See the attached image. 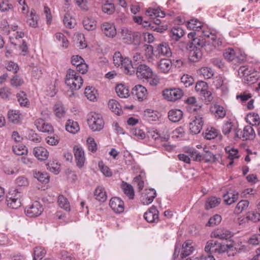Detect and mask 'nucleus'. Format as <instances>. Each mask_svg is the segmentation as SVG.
<instances>
[{"instance_id":"nucleus-1","label":"nucleus","mask_w":260,"mask_h":260,"mask_svg":"<svg viewBox=\"0 0 260 260\" xmlns=\"http://www.w3.org/2000/svg\"><path fill=\"white\" fill-rule=\"evenodd\" d=\"M113 59L115 66L123 68L125 74L131 75L135 72L132 61L128 57H123L120 52H115Z\"/></svg>"},{"instance_id":"nucleus-2","label":"nucleus","mask_w":260,"mask_h":260,"mask_svg":"<svg viewBox=\"0 0 260 260\" xmlns=\"http://www.w3.org/2000/svg\"><path fill=\"white\" fill-rule=\"evenodd\" d=\"M204 152L201 154L198 152L193 148H186L185 152L189 156L196 161H201L205 160L206 162H214L216 160V156L205 147L203 149Z\"/></svg>"},{"instance_id":"nucleus-3","label":"nucleus","mask_w":260,"mask_h":260,"mask_svg":"<svg viewBox=\"0 0 260 260\" xmlns=\"http://www.w3.org/2000/svg\"><path fill=\"white\" fill-rule=\"evenodd\" d=\"M82 77L73 70H69L66 75L65 83L71 90H77L82 86Z\"/></svg>"},{"instance_id":"nucleus-4","label":"nucleus","mask_w":260,"mask_h":260,"mask_svg":"<svg viewBox=\"0 0 260 260\" xmlns=\"http://www.w3.org/2000/svg\"><path fill=\"white\" fill-rule=\"evenodd\" d=\"M88 125L93 132H99L103 129L105 122L101 114L91 112L87 118Z\"/></svg>"},{"instance_id":"nucleus-5","label":"nucleus","mask_w":260,"mask_h":260,"mask_svg":"<svg viewBox=\"0 0 260 260\" xmlns=\"http://www.w3.org/2000/svg\"><path fill=\"white\" fill-rule=\"evenodd\" d=\"M183 94L182 90L179 88H168L162 91L164 99L170 102H175L180 100Z\"/></svg>"},{"instance_id":"nucleus-6","label":"nucleus","mask_w":260,"mask_h":260,"mask_svg":"<svg viewBox=\"0 0 260 260\" xmlns=\"http://www.w3.org/2000/svg\"><path fill=\"white\" fill-rule=\"evenodd\" d=\"M43 210L41 204L38 201H35L29 206L26 207L25 212L27 216L35 217L40 216L43 212Z\"/></svg>"},{"instance_id":"nucleus-7","label":"nucleus","mask_w":260,"mask_h":260,"mask_svg":"<svg viewBox=\"0 0 260 260\" xmlns=\"http://www.w3.org/2000/svg\"><path fill=\"white\" fill-rule=\"evenodd\" d=\"M20 196V193L15 190L9 191L6 199L8 206L12 209L19 207L21 206Z\"/></svg>"},{"instance_id":"nucleus-8","label":"nucleus","mask_w":260,"mask_h":260,"mask_svg":"<svg viewBox=\"0 0 260 260\" xmlns=\"http://www.w3.org/2000/svg\"><path fill=\"white\" fill-rule=\"evenodd\" d=\"M73 151L76 166L81 169L83 168L86 161L84 150L80 145H76L74 147Z\"/></svg>"},{"instance_id":"nucleus-9","label":"nucleus","mask_w":260,"mask_h":260,"mask_svg":"<svg viewBox=\"0 0 260 260\" xmlns=\"http://www.w3.org/2000/svg\"><path fill=\"white\" fill-rule=\"evenodd\" d=\"M147 136L149 138L152 139L157 144L168 142L170 139V135L168 133L161 134L157 129H150L148 132Z\"/></svg>"},{"instance_id":"nucleus-10","label":"nucleus","mask_w":260,"mask_h":260,"mask_svg":"<svg viewBox=\"0 0 260 260\" xmlns=\"http://www.w3.org/2000/svg\"><path fill=\"white\" fill-rule=\"evenodd\" d=\"M203 118L201 115L194 116L189 124L190 132L193 135L200 133L203 128Z\"/></svg>"},{"instance_id":"nucleus-11","label":"nucleus","mask_w":260,"mask_h":260,"mask_svg":"<svg viewBox=\"0 0 260 260\" xmlns=\"http://www.w3.org/2000/svg\"><path fill=\"white\" fill-rule=\"evenodd\" d=\"M153 72L152 69L146 64H139L136 69V75L141 80H145Z\"/></svg>"},{"instance_id":"nucleus-12","label":"nucleus","mask_w":260,"mask_h":260,"mask_svg":"<svg viewBox=\"0 0 260 260\" xmlns=\"http://www.w3.org/2000/svg\"><path fill=\"white\" fill-rule=\"evenodd\" d=\"M109 206L112 210L116 214L121 213L124 210L123 201L117 197L112 198L110 200Z\"/></svg>"},{"instance_id":"nucleus-13","label":"nucleus","mask_w":260,"mask_h":260,"mask_svg":"<svg viewBox=\"0 0 260 260\" xmlns=\"http://www.w3.org/2000/svg\"><path fill=\"white\" fill-rule=\"evenodd\" d=\"M132 93L140 101L146 99L148 94L146 88L141 85L135 86L132 90Z\"/></svg>"},{"instance_id":"nucleus-14","label":"nucleus","mask_w":260,"mask_h":260,"mask_svg":"<svg viewBox=\"0 0 260 260\" xmlns=\"http://www.w3.org/2000/svg\"><path fill=\"white\" fill-rule=\"evenodd\" d=\"M103 33L108 38H114L116 34V29L114 23L110 22H104L101 26Z\"/></svg>"},{"instance_id":"nucleus-15","label":"nucleus","mask_w":260,"mask_h":260,"mask_svg":"<svg viewBox=\"0 0 260 260\" xmlns=\"http://www.w3.org/2000/svg\"><path fill=\"white\" fill-rule=\"evenodd\" d=\"M208 86L207 84L202 81L197 82L195 87V89L197 92L200 93L210 101L212 98L211 93L208 90Z\"/></svg>"},{"instance_id":"nucleus-16","label":"nucleus","mask_w":260,"mask_h":260,"mask_svg":"<svg viewBox=\"0 0 260 260\" xmlns=\"http://www.w3.org/2000/svg\"><path fill=\"white\" fill-rule=\"evenodd\" d=\"M156 193L154 189H149L146 190L140 197L141 203L144 205H148L151 203L155 198Z\"/></svg>"},{"instance_id":"nucleus-17","label":"nucleus","mask_w":260,"mask_h":260,"mask_svg":"<svg viewBox=\"0 0 260 260\" xmlns=\"http://www.w3.org/2000/svg\"><path fill=\"white\" fill-rule=\"evenodd\" d=\"M173 63L169 59H161L157 64V69L159 72L164 74L169 73L172 67Z\"/></svg>"},{"instance_id":"nucleus-18","label":"nucleus","mask_w":260,"mask_h":260,"mask_svg":"<svg viewBox=\"0 0 260 260\" xmlns=\"http://www.w3.org/2000/svg\"><path fill=\"white\" fill-rule=\"evenodd\" d=\"M35 125L38 131L43 133H51L53 132V127L50 124L46 123L41 118L37 119L35 121Z\"/></svg>"},{"instance_id":"nucleus-19","label":"nucleus","mask_w":260,"mask_h":260,"mask_svg":"<svg viewBox=\"0 0 260 260\" xmlns=\"http://www.w3.org/2000/svg\"><path fill=\"white\" fill-rule=\"evenodd\" d=\"M144 217L148 222H155L158 220V211L155 207H152L146 211Z\"/></svg>"},{"instance_id":"nucleus-20","label":"nucleus","mask_w":260,"mask_h":260,"mask_svg":"<svg viewBox=\"0 0 260 260\" xmlns=\"http://www.w3.org/2000/svg\"><path fill=\"white\" fill-rule=\"evenodd\" d=\"M211 114L217 118H223L226 115V110L222 106L215 104L210 108Z\"/></svg>"},{"instance_id":"nucleus-21","label":"nucleus","mask_w":260,"mask_h":260,"mask_svg":"<svg viewBox=\"0 0 260 260\" xmlns=\"http://www.w3.org/2000/svg\"><path fill=\"white\" fill-rule=\"evenodd\" d=\"M212 238H218L221 240H228L231 237V233L225 229H217L211 234Z\"/></svg>"},{"instance_id":"nucleus-22","label":"nucleus","mask_w":260,"mask_h":260,"mask_svg":"<svg viewBox=\"0 0 260 260\" xmlns=\"http://www.w3.org/2000/svg\"><path fill=\"white\" fill-rule=\"evenodd\" d=\"M33 154L39 160H46L49 155L47 150L41 146L36 147L34 148Z\"/></svg>"},{"instance_id":"nucleus-23","label":"nucleus","mask_w":260,"mask_h":260,"mask_svg":"<svg viewBox=\"0 0 260 260\" xmlns=\"http://www.w3.org/2000/svg\"><path fill=\"white\" fill-rule=\"evenodd\" d=\"M145 50V56L147 61L152 64H154L157 59V55L154 52L153 48L151 45H146Z\"/></svg>"},{"instance_id":"nucleus-24","label":"nucleus","mask_w":260,"mask_h":260,"mask_svg":"<svg viewBox=\"0 0 260 260\" xmlns=\"http://www.w3.org/2000/svg\"><path fill=\"white\" fill-rule=\"evenodd\" d=\"M225 150L226 153L228 154V158L231 159L230 162L227 165V167L229 168L233 165L234 163L233 160L239 157L238 150L237 149L234 148L230 146L225 147Z\"/></svg>"},{"instance_id":"nucleus-25","label":"nucleus","mask_w":260,"mask_h":260,"mask_svg":"<svg viewBox=\"0 0 260 260\" xmlns=\"http://www.w3.org/2000/svg\"><path fill=\"white\" fill-rule=\"evenodd\" d=\"M239 195L238 192L235 190L228 191L223 195L224 201L227 205H231L238 199Z\"/></svg>"},{"instance_id":"nucleus-26","label":"nucleus","mask_w":260,"mask_h":260,"mask_svg":"<svg viewBox=\"0 0 260 260\" xmlns=\"http://www.w3.org/2000/svg\"><path fill=\"white\" fill-rule=\"evenodd\" d=\"M194 245L191 240L186 241L182 245V256H187L191 254L194 250Z\"/></svg>"},{"instance_id":"nucleus-27","label":"nucleus","mask_w":260,"mask_h":260,"mask_svg":"<svg viewBox=\"0 0 260 260\" xmlns=\"http://www.w3.org/2000/svg\"><path fill=\"white\" fill-rule=\"evenodd\" d=\"M95 199L99 202H104L107 200V196L105 188L101 186H98L94 192Z\"/></svg>"},{"instance_id":"nucleus-28","label":"nucleus","mask_w":260,"mask_h":260,"mask_svg":"<svg viewBox=\"0 0 260 260\" xmlns=\"http://www.w3.org/2000/svg\"><path fill=\"white\" fill-rule=\"evenodd\" d=\"M66 130L71 134H76L80 130V127L77 122L72 119H68L66 123Z\"/></svg>"},{"instance_id":"nucleus-29","label":"nucleus","mask_w":260,"mask_h":260,"mask_svg":"<svg viewBox=\"0 0 260 260\" xmlns=\"http://www.w3.org/2000/svg\"><path fill=\"white\" fill-rule=\"evenodd\" d=\"M221 200L220 198L211 197L208 198L205 203V208L206 210H209L218 206L221 203Z\"/></svg>"},{"instance_id":"nucleus-30","label":"nucleus","mask_w":260,"mask_h":260,"mask_svg":"<svg viewBox=\"0 0 260 260\" xmlns=\"http://www.w3.org/2000/svg\"><path fill=\"white\" fill-rule=\"evenodd\" d=\"M182 117L183 112L180 109H172L168 112L169 119L174 122L180 121Z\"/></svg>"},{"instance_id":"nucleus-31","label":"nucleus","mask_w":260,"mask_h":260,"mask_svg":"<svg viewBox=\"0 0 260 260\" xmlns=\"http://www.w3.org/2000/svg\"><path fill=\"white\" fill-rule=\"evenodd\" d=\"M115 91L118 96L121 98H126L129 95L128 87L123 84H118L115 87Z\"/></svg>"},{"instance_id":"nucleus-32","label":"nucleus","mask_w":260,"mask_h":260,"mask_svg":"<svg viewBox=\"0 0 260 260\" xmlns=\"http://www.w3.org/2000/svg\"><path fill=\"white\" fill-rule=\"evenodd\" d=\"M84 94L90 101L95 102L97 100L98 96L97 91L92 86H88L85 89Z\"/></svg>"},{"instance_id":"nucleus-33","label":"nucleus","mask_w":260,"mask_h":260,"mask_svg":"<svg viewBox=\"0 0 260 260\" xmlns=\"http://www.w3.org/2000/svg\"><path fill=\"white\" fill-rule=\"evenodd\" d=\"M186 26L189 29L197 31H199L204 28L202 22L196 19H192L188 21L187 22Z\"/></svg>"},{"instance_id":"nucleus-34","label":"nucleus","mask_w":260,"mask_h":260,"mask_svg":"<svg viewBox=\"0 0 260 260\" xmlns=\"http://www.w3.org/2000/svg\"><path fill=\"white\" fill-rule=\"evenodd\" d=\"M156 51L159 55L169 57L172 55V52L169 45L166 43L160 44L157 47Z\"/></svg>"},{"instance_id":"nucleus-35","label":"nucleus","mask_w":260,"mask_h":260,"mask_svg":"<svg viewBox=\"0 0 260 260\" xmlns=\"http://www.w3.org/2000/svg\"><path fill=\"white\" fill-rule=\"evenodd\" d=\"M38 16L36 14V11L32 9L29 14L27 16L26 22L32 27H36L38 26Z\"/></svg>"},{"instance_id":"nucleus-36","label":"nucleus","mask_w":260,"mask_h":260,"mask_svg":"<svg viewBox=\"0 0 260 260\" xmlns=\"http://www.w3.org/2000/svg\"><path fill=\"white\" fill-rule=\"evenodd\" d=\"M109 108L115 114L120 115L122 113L121 106L118 101L111 99L108 103Z\"/></svg>"},{"instance_id":"nucleus-37","label":"nucleus","mask_w":260,"mask_h":260,"mask_svg":"<svg viewBox=\"0 0 260 260\" xmlns=\"http://www.w3.org/2000/svg\"><path fill=\"white\" fill-rule=\"evenodd\" d=\"M249 202L246 200H242L237 204L234 213L235 214L239 215L243 211L246 210L249 206Z\"/></svg>"},{"instance_id":"nucleus-38","label":"nucleus","mask_w":260,"mask_h":260,"mask_svg":"<svg viewBox=\"0 0 260 260\" xmlns=\"http://www.w3.org/2000/svg\"><path fill=\"white\" fill-rule=\"evenodd\" d=\"M202 56V52L201 49L194 47L189 52V59L192 62L198 61Z\"/></svg>"},{"instance_id":"nucleus-39","label":"nucleus","mask_w":260,"mask_h":260,"mask_svg":"<svg viewBox=\"0 0 260 260\" xmlns=\"http://www.w3.org/2000/svg\"><path fill=\"white\" fill-rule=\"evenodd\" d=\"M55 115L58 118L64 117L67 112L66 108L60 103L55 104L53 107Z\"/></svg>"},{"instance_id":"nucleus-40","label":"nucleus","mask_w":260,"mask_h":260,"mask_svg":"<svg viewBox=\"0 0 260 260\" xmlns=\"http://www.w3.org/2000/svg\"><path fill=\"white\" fill-rule=\"evenodd\" d=\"M255 136L253 128L249 125L246 126L243 130V140H253Z\"/></svg>"},{"instance_id":"nucleus-41","label":"nucleus","mask_w":260,"mask_h":260,"mask_svg":"<svg viewBox=\"0 0 260 260\" xmlns=\"http://www.w3.org/2000/svg\"><path fill=\"white\" fill-rule=\"evenodd\" d=\"M83 26L86 30H93L96 28V21L92 18L85 17L83 21Z\"/></svg>"},{"instance_id":"nucleus-42","label":"nucleus","mask_w":260,"mask_h":260,"mask_svg":"<svg viewBox=\"0 0 260 260\" xmlns=\"http://www.w3.org/2000/svg\"><path fill=\"white\" fill-rule=\"evenodd\" d=\"M120 37L125 43H129L132 41L133 32L126 27H122L120 30Z\"/></svg>"},{"instance_id":"nucleus-43","label":"nucleus","mask_w":260,"mask_h":260,"mask_svg":"<svg viewBox=\"0 0 260 260\" xmlns=\"http://www.w3.org/2000/svg\"><path fill=\"white\" fill-rule=\"evenodd\" d=\"M9 120L14 123H18L21 120V114L17 110H10L8 113Z\"/></svg>"},{"instance_id":"nucleus-44","label":"nucleus","mask_w":260,"mask_h":260,"mask_svg":"<svg viewBox=\"0 0 260 260\" xmlns=\"http://www.w3.org/2000/svg\"><path fill=\"white\" fill-rule=\"evenodd\" d=\"M246 119L247 122L252 125L257 126L260 123L259 115L254 112H251L247 114Z\"/></svg>"},{"instance_id":"nucleus-45","label":"nucleus","mask_w":260,"mask_h":260,"mask_svg":"<svg viewBox=\"0 0 260 260\" xmlns=\"http://www.w3.org/2000/svg\"><path fill=\"white\" fill-rule=\"evenodd\" d=\"M219 243L214 240L208 241L205 247V250L207 252L216 253L218 252Z\"/></svg>"},{"instance_id":"nucleus-46","label":"nucleus","mask_w":260,"mask_h":260,"mask_svg":"<svg viewBox=\"0 0 260 260\" xmlns=\"http://www.w3.org/2000/svg\"><path fill=\"white\" fill-rule=\"evenodd\" d=\"M146 15L151 18L165 17V13L159 8H149L146 11Z\"/></svg>"},{"instance_id":"nucleus-47","label":"nucleus","mask_w":260,"mask_h":260,"mask_svg":"<svg viewBox=\"0 0 260 260\" xmlns=\"http://www.w3.org/2000/svg\"><path fill=\"white\" fill-rule=\"evenodd\" d=\"M184 34L183 29L180 26H177L172 29L170 37L175 41H178Z\"/></svg>"},{"instance_id":"nucleus-48","label":"nucleus","mask_w":260,"mask_h":260,"mask_svg":"<svg viewBox=\"0 0 260 260\" xmlns=\"http://www.w3.org/2000/svg\"><path fill=\"white\" fill-rule=\"evenodd\" d=\"M122 189L125 194L129 199H133L135 196L134 190L133 186L126 182H123Z\"/></svg>"},{"instance_id":"nucleus-49","label":"nucleus","mask_w":260,"mask_h":260,"mask_svg":"<svg viewBox=\"0 0 260 260\" xmlns=\"http://www.w3.org/2000/svg\"><path fill=\"white\" fill-rule=\"evenodd\" d=\"M57 203L58 206L63 210L69 211L70 210V205L68 199L62 195H59L58 197Z\"/></svg>"},{"instance_id":"nucleus-50","label":"nucleus","mask_w":260,"mask_h":260,"mask_svg":"<svg viewBox=\"0 0 260 260\" xmlns=\"http://www.w3.org/2000/svg\"><path fill=\"white\" fill-rule=\"evenodd\" d=\"M213 83L216 88H221L222 90L225 91L228 90L226 84L224 83V79L222 77L220 76H216L214 79Z\"/></svg>"},{"instance_id":"nucleus-51","label":"nucleus","mask_w":260,"mask_h":260,"mask_svg":"<svg viewBox=\"0 0 260 260\" xmlns=\"http://www.w3.org/2000/svg\"><path fill=\"white\" fill-rule=\"evenodd\" d=\"M18 101L21 107H27L29 106V102L27 98V95L23 91H20L17 94Z\"/></svg>"},{"instance_id":"nucleus-52","label":"nucleus","mask_w":260,"mask_h":260,"mask_svg":"<svg viewBox=\"0 0 260 260\" xmlns=\"http://www.w3.org/2000/svg\"><path fill=\"white\" fill-rule=\"evenodd\" d=\"M130 134L138 140H143L146 137L144 131L140 128H132L130 131Z\"/></svg>"},{"instance_id":"nucleus-53","label":"nucleus","mask_w":260,"mask_h":260,"mask_svg":"<svg viewBox=\"0 0 260 260\" xmlns=\"http://www.w3.org/2000/svg\"><path fill=\"white\" fill-rule=\"evenodd\" d=\"M34 175L38 181L42 183H47L49 181V177L46 173L36 171L34 172Z\"/></svg>"},{"instance_id":"nucleus-54","label":"nucleus","mask_w":260,"mask_h":260,"mask_svg":"<svg viewBox=\"0 0 260 260\" xmlns=\"http://www.w3.org/2000/svg\"><path fill=\"white\" fill-rule=\"evenodd\" d=\"M13 35L14 37H10L11 43L14 46L20 45L21 41L19 39L23 37L24 33L22 31H16Z\"/></svg>"},{"instance_id":"nucleus-55","label":"nucleus","mask_w":260,"mask_h":260,"mask_svg":"<svg viewBox=\"0 0 260 260\" xmlns=\"http://www.w3.org/2000/svg\"><path fill=\"white\" fill-rule=\"evenodd\" d=\"M33 254L34 260H41L45 256L46 251L41 247H37L34 248Z\"/></svg>"},{"instance_id":"nucleus-56","label":"nucleus","mask_w":260,"mask_h":260,"mask_svg":"<svg viewBox=\"0 0 260 260\" xmlns=\"http://www.w3.org/2000/svg\"><path fill=\"white\" fill-rule=\"evenodd\" d=\"M257 193L256 190L254 188H246L240 192V196L243 198H248L253 197Z\"/></svg>"},{"instance_id":"nucleus-57","label":"nucleus","mask_w":260,"mask_h":260,"mask_svg":"<svg viewBox=\"0 0 260 260\" xmlns=\"http://www.w3.org/2000/svg\"><path fill=\"white\" fill-rule=\"evenodd\" d=\"M198 74L206 79H210L213 76L214 73L210 68L203 67L198 71Z\"/></svg>"},{"instance_id":"nucleus-58","label":"nucleus","mask_w":260,"mask_h":260,"mask_svg":"<svg viewBox=\"0 0 260 260\" xmlns=\"http://www.w3.org/2000/svg\"><path fill=\"white\" fill-rule=\"evenodd\" d=\"M240 52L238 51L237 53L236 52L235 50L232 48H228L226 49L224 52L223 55L225 59L229 61H233L236 59V55H238V53Z\"/></svg>"},{"instance_id":"nucleus-59","label":"nucleus","mask_w":260,"mask_h":260,"mask_svg":"<svg viewBox=\"0 0 260 260\" xmlns=\"http://www.w3.org/2000/svg\"><path fill=\"white\" fill-rule=\"evenodd\" d=\"M63 22L64 25L70 28L74 27L75 23V20L74 18H73L71 15L68 13L64 15Z\"/></svg>"},{"instance_id":"nucleus-60","label":"nucleus","mask_w":260,"mask_h":260,"mask_svg":"<svg viewBox=\"0 0 260 260\" xmlns=\"http://www.w3.org/2000/svg\"><path fill=\"white\" fill-rule=\"evenodd\" d=\"M218 246V253H223L232 248L234 244L233 241H229L226 244L224 243H219Z\"/></svg>"},{"instance_id":"nucleus-61","label":"nucleus","mask_w":260,"mask_h":260,"mask_svg":"<svg viewBox=\"0 0 260 260\" xmlns=\"http://www.w3.org/2000/svg\"><path fill=\"white\" fill-rule=\"evenodd\" d=\"M145 80L148 83V84L151 86H157L160 81V78L158 75L152 72L151 75L150 76Z\"/></svg>"},{"instance_id":"nucleus-62","label":"nucleus","mask_w":260,"mask_h":260,"mask_svg":"<svg viewBox=\"0 0 260 260\" xmlns=\"http://www.w3.org/2000/svg\"><path fill=\"white\" fill-rule=\"evenodd\" d=\"M218 135V131L214 127L208 128L205 134V138L207 140L214 139Z\"/></svg>"},{"instance_id":"nucleus-63","label":"nucleus","mask_w":260,"mask_h":260,"mask_svg":"<svg viewBox=\"0 0 260 260\" xmlns=\"http://www.w3.org/2000/svg\"><path fill=\"white\" fill-rule=\"evenodd\" d=\"M30 68L31 69V74L33 77L35 79H39L41 77L42 72L40 67L35 66L34 63H31Z\"/></svg>"},{"instance_id":"nucleus-64","label":"nucleus","mask_w":260,"mask_h":260,"mask_svg":"<svg viewBox=\"0 0 260 260\" xmlns=\"http://www.w3.org/2000/svg\"><path fill=\"white\" fill-rule=\"evenodd\" d=\"M102 11L104 13L111 15L115 11V6L113 4L106 3L102 6Z\"/></svg>"}]
</instances>
